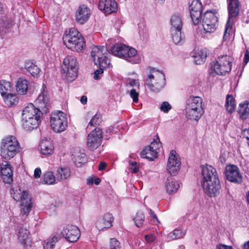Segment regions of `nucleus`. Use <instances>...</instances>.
Here are the masks:
<instances>
[{"mask_svg": "<svg viewBox=\"0 0 249 249\" xmlns=\"http://www.w3.org/2000/svg\"><path fill=\"white\" fill-rule=\"evenodd\" d=\"M201 169V184L205 193L210 197H216L221 186L216 169L208 164L202 165Z\"/></svg>", "mask_w": 249, "mask_h": 249, "instance_id": "f257e3e1", "label": "nucleus"}, {"mask_svg": "<svg viewBox=\"0 0 249 249\" xmlns=\"http://www.w3.org/2000/svg\"><path fill=\"white\" fill-rule=\"evenodd\" d=\"M20 146L17 138L12 135L4 137L0 142L1 156L6 160L13 158L20 152Z\"/></svg>", "mask_w": 249, "mask_h": 249, "instance_id": "f03ea898", "label": "nucleus"}, {"mask_svg": "<svg viewBox=\"0 0 249 249\" xmlns=\"http://www.w3.org/2000/svg\"><path fill=\"white\" fill-rule=\"evenodd\" d=\"M144 84L151 91L158 93L166 85L165 74L161 71L152 69L147 73Z\"/></svg>", "mask_w": 249, "mask_h": 249, "instance_id": "7ed1b4c3", "label": "nucleus"}, {"mask_svg": "<svg viewBox=\"0 0 249 249\" xmlns=\"http://www.w3.org/2000/svg\"><path fill=\"white\" fill-rule=\"evenodd\" d=\"M63 39L66 46L72 51H81L85 45L83 37L73 28L65 32Z\"/></svg>", "mask_w": 249, "mask_h": 249, "instance_id": "20e7f679", "label": "nucleus"}, {"mask_svg": "<svg viewBox=\"0 0 249 249\" xmlns=\"http://www.w3.org/2000/svg\"><path fill=\"white\" fill-rule=\"evenodd\" d=\"M12 197L17 201L20 202L21 213L23 215H27L32 207V198L27 192L21 191L20 189L16 186L10 191Z\"/></svg>", "mask_w": 249, "mask_h": 249, "instance_id": "39448f33", "label": "nucleus"}, {"mask_svg": "<svg viewBox=\"0 0 249 249\" xmlns=\"http://www.w3.org/2000/svg\"><path fill=\"white\" fill-rule=\"evenodd\" d=\"M185 112L187 118L198 121L204 113L202 99L198 96L190 97L187 101Z\"/></svg>", "mask_w": 249, "mask_h": 249, "instance_id": "423d86ee", "label": "nucleus"}, {"mask_svg": "<svg viewBox=\"0 0 249 249\" xmlns=\"http://www.w3.org/2000/svg\"><path fill=\"white\" fill-rule=\"evenodd\" d=\"M233 58L226 55L219 57L216 62L211 65L210 73L224 75L231 71Z\"/></svg>", "mask_w": 249, "mask_h": 249, "instance_id": "0eeeda50", "label": "nucleus"}, {"mask_svg": "<svg viewBox=\"0 0 249 249\" xmlns=\"http://www.w3.org/2000/svg\"><path fill=\"white\" fill-rule=\"evenodd\" d=\"M68 118L62 111L57 110L51 113L50 125L52 130L57 133L64 131L68 127Z\"/></svg>", "mask_w": 249, "mask_h": 249, "instance_id": "6e6552de", "label": "nucleus"}, {"mask_svg": "<svg viewBox=\"0 0 249 249\" xmlns=\"http://www.w3.org/2000/svg\"><path fill=\"white\" fill-rule=\"evenodd\" d=\"M62 70L66 80L69 82L73 81L78 75L77 60L72 55H68L63 60Z\"/></svg>", "mask_w": 249, "mask_h": 249, "instance_id": "1a4fd4ad", "label": "nucleus"}, {"mask_svg": "<svg viewBox=\"0 0 249 249\" xmlns=\"http://www.w3.org/2000/svg\"><path fill=\"white\" fill-rule=\"evenodd\" d=\"M107 48L104 46L92 47L91 56L95 65L101 68H108L110 60L107 57Z\"/></svg>", "mask_w": 249, "mask_h": 249, "instance_id": "9d476101", "label": "nucleus"}, {"mask_svg": "<svg viewBox=\"0 0 249 249\" xmlns=\"http://www.w3.org/2000/svg\"><path fill=\"white\" fill-rule=\"evenodd\" d=\"M217 13L207 11L205 13L202 20V25L206 33L214 32L217 26Z\"/></svg>", "mask_w": 249, "mask_h": 249, "instance_id": "9b49d317", "label": "nucleus"}, {"mask_svg": "<svg viewBox=\"0 0 249 249\" xmlns=\"http://www.w3.org/2000/svg\"><path fill=\"white\" fill-rule=\"evenodd\" d=\"M229 18L225 27L224 38L228 37L230 34L232 26L231 19L236 17L239 13L238 0H230L228 4Z\"/></svg>", "mask_w": 249, "mask_h": 249, "instance_id": "f8f14e48", "label": "nucleus"}, {"mask_svg": "<svg viewBox=\"0 0 249 249\" xmlns=\"http://www.w3.org/2000/svg\"><path fill=\"white\" fill-rule=\"evenodd\" d=\"M161 143L159 138L154 140L149 145L145 147L141 152V156L149 160H153L158 157Z\"/></svg>", "mask_w": 249, "mask_h": 249, "instance_id": "ddd939ff", "label": "nucleus"}, {"mask_svg": "<svg viewBox=\"0 0 249 249\" xmlns=\"http://www.w3.org/2000/svg\"><path fill=\"white\" fill-rule=\"evenodd\" d=\"M37 108L43 113H46L49 111V107L50 103V98L44 85H42L40 94L35 101Z\"/></svg>", "mask_w": 249, "mask_h": 249, "instance_id": "4468645a", "label": "nucleus"}, {"mask_svg": "<svg viewBox=\"0 0 249 249\" xmlns=\"http://www.w3.org/2000/svg\"><path fill=\"white\" fill-rule=\"evenodd\" d=\"M102 131L96 127L88 136L87 144L91 150L96 149L101 144Z\"/></svg>", "mask_w": 249, "mask_h": 249, "instance_id": "2eb2a0df", "label": "nucleus"}, {"mask_svg": "<svg viewBox=\"0 0 249 249\" xmlns=\"http://www.w3.org/2000/svg\"><path fill=\"white\" fill-rule=\"evenodd\" d=\"M181 162L177 152L172 150L168 157L166 169L171 175H175L179 170Z\"/></svg>", "mask_w": 249, "mask_h": 249, "instance_id": "dca6fc26", "label": "nucleus"}, {"mask_svg": "<svg viewBox=\"0 0 249 249\" xmlns=\"http://www.w3.org/2000/svg\"><path fill=\"white\" fill-rule=\"evenodd\" d=\"M113 220L112 214L108 213H105L96 220L95 227L99 231H104L112 227Z\"/></svg>", "mask_w": 249, "mask_h": 249, "instance_id": "f3484780", "label": "nucleus"}, {"mask_svg": "<svg viewBox=\"0 0 249 249\" xmlns=\"http://www.w3.org/2000/svg\"><path fill=\"white\" fill-rule=\"evenodd\" d=\"M91 15L90 8L83 4L78 7L75 14L76 21L80 24H84L88 21Z\"/></svg>", "mask_w": 249, "mask_h": 249, "instance_id": "a211bd4d", "label": "nucleus"}, {"mask_svg": "<svg viewBox=\"0 0 249 249\" xmlns=\"http://www.w3.org/2000/svg\"><path fill=\"white\" fill-rule=\"evenodd\" d=\"M62 234L68 241L75 242L80 237V231L76 226L69 225L63 229Z\"/></svg>", "mask_w": 249, "mask_h": 249, "instance_id": "6ab92c4d", "label": "nucleus"}, {"mask_svg": "<svg viewBox=\"0 0 249 249\" xmlns=\"http://www.w3.org/2000/svg\"><path fill=\"white\" fill-rule=\"evenodd\" d=\"M202 11L201 3L198 0H194L190 6V12L191 19L194 24L196 25L200 22Z\"/></svg>", "mask_w": 249, "mask_h": 249, "instance_id": "aec40b11", "label": "nucleus"}, {"mask_svg": "<svg viewBox=\"0 0 249 249\" xmlns=\"http://www.w3.org/2000/svg\"><path fill=\"white\" fill-rule=\"evenodd\" d=\"M98 7L101 11L106 15L116 13L118 6L115 0H100Z\"/></svg>", "mask_w": 249, "mask_h": 249, "instance_id": "412c9836", "label": "nucleus"}, {"mask_svg": "<svg viewBox=\"0 0 249 249\" xmlns=\"http://www.w3.org/2000/svg\"><path fill=\"white\" fill-rule=\"evenodd\" d=\"M123 59L133 64H139L142 60V56L134 48L126 46Z\"/></svg>", "mask_w": 249, "mask_h": 249, "instance_id": "4be33fe9", "label": "nucleus"}, {"mask_svg": "<svg viewBox=\"0 0 249 249\" xmlns=\"http://www.w3.org/2000/svg\"><path fill=\"white\" fill-rule=\"evenodd\" d=\"M225 175L227 179L231 182H239L241 180L239 169L235 165H227L225 168Z\"/></svg>", "mask_w": 249, "mask_h": 249, "instance_id": "5701e85b", "label": "nucleus"}, {"mask_svg": "<svg viewBox=\"0 0 249 249\" xmlns=\"http://www.w3.org/2000/svg\"><path fill=\"white\" fill-rule=\"evenodd\" d=\"M21 123L23 128L27 131H31L36 128L40 123V118L38 117H21Z\"/></svg>", "mask_w": 249, "mask_h": 249, "instance_id": "b1692460", "label": "nucleus"}, {"mask_svg": "<svg viewBox=\"0 0 249 249\" xmlns=\"http://www.w3.org/2000/svg\"><path fill=\"white\" fill-rule=\"evenodd\" d=\"M43 113L39 108L36 107L33 104H28L22 109L21 117H29L34 118L38 117L40 118Z\"/></svg>", "mask_w": 249, "mask_h": 249, "instance_id": "393cba45", "label": "nucleus"}, {"mask_svg": "<svg viewBox=\"0 0 249 249\" xmlns=\"http://www.w3.org/2000/svg\"><path fill=\"white\" fill-rule=\"evenodd\" d=\"M0 176L2 177L3 181L6 183H10L13 181V170L11 165L7 161L2 163L0 170Z\"/></svg>", "mask_w": 249, "mask_h": 249, "instance_id": "a878e982", "label": "nucleus"}, {"mask_svg": "<svg viewBox=\"0 0 249 249\" xmlns=\"http://www.w3.org/2000/svg\"><path fill=\"white\" fill-rule=\"evenodd\" d=\"M180 187L178 181L172 178H167L164 185V189L168 195L176 193Z\"/></svg>", "mask_w": 249, "mask_h": 249, "instance_id": "bb28decb", "label": "nucleus"}, {"mask_svg": "<svg viewBox=\"0 0 249 249\" xmlns=\"http://www.w3.org/2000/svg\"><path fill=\"white\" fill-rule=\"evenodd\" d=\"M29 82L23 78H19L16 82V89L18 95H25L28 90Z\"/></svg>", "mask_w": 249, "mask_h": 249, "instance_id": "cd10ccee", "label": "nucleus"}, {"mask_svg": "<svg viewBox=\"0 0 249 249\" xmlns=\"http://www.w3.org/2000/svg\"><path fill=\"white\" fill-rule=\"evenodd\" d=\"M53 149L52 142L49 140L44 139L40 143V151L43 155H52L53 152Z\"/></svg>", "mask_w": 249, "mask_h": 249, "instance_id": "c85d7f7f", "label": "nucleus"}, {"mask_svg": "<svg viewBox=\"0 0 249 249\" xmlns=\"http://www.w3.org/2000/svg\"><path fill=\"white\" fill-rule=\"evenodd\" d=\"M192 56L196 59L195 60L197 64L203 63L207 56V51L205 49H196L192 53Z\"/></svg>", "mask_w": 249, "mask_h": 249, "instance_id": "c756f323", "label": "nucleus"}, {"mask_svg": "<svg viewBox=\"0 0 249 249\" xmlns=\"http://www.w3.org/2000/svg\"><path fill=\"white\" fill-rule=\"evenodd\" d=\"M18 238L21 244L27 246L30 243L29 232L27 229L20 228L18 230Z\"/></svg>", "mask_w": 249, "mask_h": 249, "instance_id": "7c9ffc66", "label": "nucleus"}, {"mask_svg": "<svg viewBox=\"0 0 249 249\" xmlns=\"http://www.w3.org/2000/svg\"><path fill=\"white\" fill-rule=\"evenodd\" d=\"M71 176L70 169L66 167H59L56 171V178L59 180L67 179Z\"/></svg>", "mask_w": 249, "mask_h": 249, "instance_id": "2f4dec72", "label": "nucleus"}, {"mask_svg": "<svg viewBox=\"0 0 249 249\" xmlns=\"http://www.w3.org/2000/svg\"><path fill=\"white\" fill-rule=\"evenodd\" d=\"M171 31H176L177 30H181L182 20L178 14L173 15L170 19Z\"/></svg>", "mask_w": 249, "mask_h": 249, "instance_id": "473e14b6", "label": "nucleus"}, {"mask_svg": "<svg viewBox=\"0 0 249 249\" xmlns=\"http://www.w3.org/2000/svg\"><path fill=\"white\" fill-rule=\"evenodd\" d=\"M72 160L77 166H81L86 161V154L79 150H76L72 154Z\"/></svg>", "mask_w": 249, "mask_h": 249, "instance_id": "72a5a7b5", "label": "nucleus"}, {"mask_svg": "<svg viewBox=\"0 0 249 249\" xmlns=\"http://www.w3.org/2000/svg\"><path fill=\"white\" fill-rule=\"evenodd\" d=\"M5 104L12 107L16 105L18 102V98L17 94L9 93L2 97Z\"/></svg>", "mask_w": 249, "mask_h": 249, "instance_id": "f704fd0d", "label": "nucleus"}, {"mask_svg": "<svg viewBox=\"0 0 249 249\" xmlns=\"http://www.w3.org/2000/svg\"><path fill=\"white\" fill-rule=\"evenodd\" d=\"M126 46L123 44H116L112 47L111 53L115 56L123 58Z\"/></svg>", "mask_w": 249, "mask_h": 249, "instance_id": "c9c22d12", "label": "nucleus"}, {"mask_svg": "<svg viewBox=\"0 0 249 249\" xmlns=\"http://www.w3.org/2000/svg\"><path fill=\"white\" fill-rule=\"evenodd\" d=\"M238 113L242 120L246 119L249 115V103L244 102L239 105Z\"/></svg>", "mask_w": 249, "mask_h": 249, "instance_id": "e433bc0d", "label": "nucleus"}, {"mask_svg": "<svg viewBox=\"0 0 249 249\" xmlns=\"http://www.w3.org/2000/svg\"><path fill=\"white\" fill-rule=\"evenodd\" d=\"M24 68L33 76H37L40 72L38 67L31 61L26 62Z\"/></svg>", "mask_w": 249, "mask_h": 249, "instance_id": "4c0bfd02", "label": "nucleus"}, {"mask_svg": "<svg viewBox=\"0 0 249 249\" xmlns=\"http://www.w3.org/2000/svg\"><path fill=\"white\" fill-rule=\"evenodd\" d=\"M11 84L9 81L2 80L0 82V93L1 96L10 93Z\"/></svg>", "mask_w": 249, "mask_h": 249, "instance_id": "58836bf2", "label": "nucleus"}, {"mask_svg": "<svg viewBox=\"0 0 249 249\" xmlns=\"http://www.w3.org/2000/svg\"><path fill=\"white\" fill-rule=\"evenodd\" d=\"M226 107L229 113L233 112L235 109L236 104L233 97L231 95H228L226 98Z\"/></svg>", "mask_w": 249, "mask_h": 249, "instance_id": "ea45409f", "label": "nucleus"}, {"mask_svg": "<svg viewBox=\"0 0 249 249\" xmlns=\"http://www.w3.org/2000/svg\"><path fill=\"white\" fill-rule=\"evenodd\" d=\"M185 234V230L175 229L169 234V236L172 240H176L183 238Z\"/></svg>", "mask_w": 249, "mask_h": 249, "instance_id": "a19ab883", "label": "nucleus"}, {"mask_svg": "<svg viewBox=\"0 0 249 249\" xmlns=\"http://www.w3.org/2000/svg\"><path fill=\"white\" fill-rule=\"evenodd\" d=\"M145 216L142 211H138L133 219L135 225L137 227H141L142 226L144 221Z\"/></svg>", "mask_w": 249, "mask_h": 249, "instance_id": "79ce46f5", "label": "nucleus"}, {"mask_svg": "<svg viewBox=\"0 0 249 249\" xmlns=\"http://www.w3.org/2000/svg\"><path fill=\"white\" fill-rule=\"evenodd\" d=\"M43 181L46 184L51 185L55 182L56 179L52 172H47L44 175Z\"/></svg>", "mask_w": 249, "mask_h": 249, "instance_id": "37998d69", "label": "nucleus"}, {"mask_svg": "<svg viewBox=\"0 0 249 249\" xmlns=\"http://www.w3.org/2000/svg\"><path fill=\"white\" fill-rule=\"evenodd\" d=\"M171 34L173 41L175 44H178L182 41L181 30H177L176 31L171 30Z\"/></svg>", "mask_w": 249, "mask_h": 249, "instance_id": "c03bdc74", "label": "nucleus"}, {"mask_svg": "<svg viewBox=\"0 0 249 249\" xmlns=\"http://www.w3.org/2000/svg\"><path fill=\"white\" fill-rule=\"evenodd\" d=\"M59 238L57 236H54L49 239L48 241L45 242L44 245V249H52L53 248L54 244L57 242Z\"/></svg>", "mask_w": 249, "mask_h": 249, "instance_id": "a18cd8bd", "label": "nucleus"}, {"mask_svg": "<svg viewBox=\"0 0 249 249\" xmlns=\"http://www.w3.org/2000/svg\"><path fill=\"white\" fill-rule=\"evenodd\" d=\"M101 122V117L100 114H95L88 124L89 126H95L96 125H99V124Z\"/></svg>", "mask_w": 249, "mask_h": 249, "instance_id": "49530a36", "label": "nucleus"}, {"mask_svg": "<svg viewBox=\"0 0 249 249\" xmlns=\"http://www.w3.org/2000/svg\"><path fill=\"white\" fill-rule=\"evenodd\" d=\"M161 111L168 113L172 108L171 105L168 102H163L161 103L160 107Z\"/></svg>", "mask_w": 249, "mask_h": 249, "instance_id": "de8ad7c7", "label": "nucleus"}, {"mask_svg": "<svg viewBox=\"0 0 249 249\" xmlns=\"http://www.w3.org/2000/svg\"><path fill=\"white\" fill-rule=\"evenodd\" d=\"M126 83L130 87H136L138 89H140V84L138 80L129 78L126 80Z\"/></svg>", "mask_w": 249, "mask_h": 249, "instance_id": "09e8293b", "label": "nucleus"}, {"mask_svg": "<svg viewBox=\"0 0 249 249\" xmlns=\"http://www.w3.org/2000/svg\"><path fill=\"white\" fill-rule=\"evenodd\" d=\"M129 95L134 102L137 103L138 102L139 93L138 91H137L136 89H130L129 91Z\"/></svg>", "mask_w": 249, "mask_h": 249, "instance_id": "8fccbe9b", "label": "nucleus"}, {"mask_svg": "<svg viewBox=\"0 0 249 249\" xmlns=\"http://www.w3.org/2000/svg\"><path fill=\"white\" fill-rule=\"evenodd\" d=\"M110 249H121L119 242L115 238H112L110 241Z\"/></svg>", "mask_w": 249, "mask_h": 249, "instance_id": "3c124183", "label": "nucleus"}, {"mask_svg": "<svg viewBox=\"0 0 249 249\" xmlns=\"http://www.w3.org/2000/svg\"><path fill=\"white\" fill-rule=\"evenodd\" d=\"M95 71L94 72V76L93 78L95 80H99L101 78V76H102V74L104 72L103 69H105V68H101Z\"/></svg>", "mask_w": 249, "mask_h": 249, "instance_id": "603ef678", "label": "nucleus"}, {"mask_svg": "<svg viewBox=\"0 0 249 249\" xmlns=\"http://www.w3.org/2000/svg\"><path fill=\"white\" fill-rule=\"evenodd\" d=\"M129 169L133 173H136L138 172L139 169L137 165V162L136 161H129Z\"/></svg>", "mask_w": 249, "mask_h": 249, "instance_id": "864d4df0", "label": "nucleus"}, {"mask_svg": "<svg viewBox=\"0 0 249 249\" xmlns=\"http://www.w3.org/2000/svg\"><path fill=\"white\" fill-rule=\"evenodd\" d=\"M144 238H145V239L146 242L148 243H152L156 239L155 236L153 234H147V235H145Z\"/></svg>", "mask_w": 249, "mask_h": 249, "instance_id": "5fc2aeb1", "label": "nucleus"}, {"mask_svg": "<svg viewBox=\"0 0 249 249\" xmlns=\"http://www.w3.org/2000/svg\"><path fill=\"white\" fill-rule=\"evenodd\" d=\"M216 249H233L231 246H227L224 244H220L216 247Z\"/></svg>", "mask_w": 249, "mask_h": 249, "instance_id": "6e6d98bb", "label": "nucleus"}, {"mask_svg": "<svg viewBox=\"0 0 249 249\" xmlns=\"http://www.w3.org/2000/svg\"><path fill=\"white\" fill-rule=\"evenodd\" d=\"M41 174V171L40 168H36L34 171V177L36 178H39Z\"/></svg>", "mask_w": 249, "mask_h": 249, "instance_id": "4d7b16f0", "label": "nucleus"}, {"mask_svg": "<svg viewBox=\"0 0 249 249\" xmlns=\"http://www.w3.org/2000/svg\"><path fill=\"white\" fill-rule=\"evenodd\" d=\"M249 61V48L247 50L245 55V58L244 59V63L245 64H247L248 62Z\"/></svg>", "mask_w": 249, "mask_h": 249, "instance_id": "13d9d810", "label": "nucleus"}, {"mask_svg": "<svg viewBox=\"0 0 249 249\" xmlns=\"http://www.w3.org/2000/svg\"><path fill=\"white\" fill-rule=\"evenodd\" d=\"M241 247L242 249H249V240L245 242Z\"/></svg>", "mask_w": 249, "mask_h": 249, "instance_id": "bf43d9fd", "label": "nucleus"}, {"mask_svg": "<svg viewBox=\"0 0 249 249\" xmlns=\"http://www.w3.org/2000/svg\"><path fill=\"white\" fill-rule=\"evenodd\" d=\"M80 101L83 104H86L87 102V96L85 95L82 96L81 98Z\"/></svg>", "mask_w": 249, "mask_h": 249, "instance_id": "052dcab7", "label": "nucleus"}, {"mask_svg": "<svg viewBox=\"0 0 249 249\" xmlns=\"http://www.w3.org/2000/svg\"><path fill=\"white\" fill-rule=\"evenodd\" d=\"M150 216L153 219H155L156 221L159 222L158 218H157L156 215L154 213V212L151 210H150Z\"/></svg>", "mask_w": 249, "mask_h": 249, "instance_id": "680f3d73", "label": "nucleus"}, {"mask_svg": "<svg viewBox=\"0 0 249 249\" xmlns=\"http://www.w3.org/2000/svg\"><path fill=\"white\" fill-rule=\"evenodd\" d=\"M106 167V164L105 162H101L99 166V170H104L105 167Z\"/></svg>", "mask_w": 249, "mask_h": 249, "instance_id": "e2e57ef3", "label": "nucleus"}, {"mask_svg": "<svg viewBox=\"0 0 249 249\" xmlns=\"http://www.w3.org/2000/svg\"><path fill=\"white\" fill-rule=\"evenodd\" d=\"M114 129V127L113 126H110L108 128H107L106 130V132L107 133H111L113 131Z\"/></svg>", "mask_w": 249, "mask_h": 249, "instance_id": "0e129e2a", "label": "nucleus"}, {"mask_svg": "<svg viewBox=\"0 0 249 249\" xmlns=\"http://www.w3.org/2000/svg\"><path fill=\"white\" fill-rule=\"evenodd\" d=\"M100 179L98 178L94 180V183L97 185L99 184L100 183Z\"/></svg>", "mask_w": 249, "mask_h": 249, "instance_id": "69168bd1", "label": "nucleus"}, {"mask_svg": "<svg viewBox=\"0 0 249 249\" xmlns=\"http://www.w3.org/2000/svg\"><path fill=\"white\" fill-rule=\"evenodd\" d=\"M88 184H92L94 182V180L92 178H89L88 180Z\"/></svg>", "mask_w": 249, "mask_h": 249, "instance_id": "338daca9", "label": "nucleus"}, {"mask_svg": "<svg viewBox=\"0 0 249 249\" xmlns=\"http://www.w3.org/2000/svg\"><path fill=\"white\" fill-rule=\"evenodd\" d=\"M245 132H247V134H249V136H247V139L249 140V129H247L245 130Z\"/></svg>", "mask_w": 249, "mask_h": 249, "instance_id": "774afa93", "label": "nucleus"}]
</instances>
